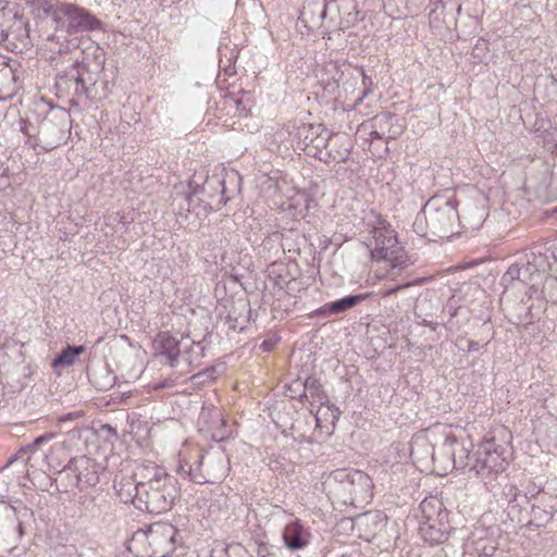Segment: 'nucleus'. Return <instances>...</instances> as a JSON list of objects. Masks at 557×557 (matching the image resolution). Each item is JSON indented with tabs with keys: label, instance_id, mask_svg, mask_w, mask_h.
Instances as JSON below:
<instances>
[{
	"label": "nucleus",
	"instance_id": "nucleus-25",
	"mask_svg": "<svg viewBox=\"0 0 557 557\" xmlns=\"http://www.w3.org/2000/svg\"><path fill=\"white\" fill-rule=\"evenodd\" d=\"M4 498L5 493L0 490V537L12 531L21 539L24 531L22 522L16 518V508L7 504Z\"/></svg>",
	"mask_w": 557,
	"mask_h": 557
},
{
	"label": "nucleus",
	"instance_id": "nucleus-35",
	"mask_svg": "<svg viewBox=\"0 0 557 557\" xmlns=\"http://www.w3.org/2000/svg\"><path fill=\"white\" fill-rule=\"evenodd\" d=\"M554 515L555 513L549 511L547 508L533 503L529 510L530 521L519 523L523 525H535L536 528H542L545 527L554 518Z\"/></svg>",
	"mask_w": 557,
	"mask_h": 557
},
{
	"label": "nucleus",
	"instance_id": "nucleus-8",
	"mask_svg": "<svg viewBox=\"0 0 557 557\" xmlns=\"http://www.w3.org/2000/svg\"><path fill=\"white\" fill-rule=\"evenodd\" d=\"M242 177L237 171L226 172L224 175L214 174L208 176L202 186H197L193 194L187 196L190 205L196 194H201V201L206 202L211 209L219 210L225 206L228 200L240 191Z\"/></svg>",
	"mask_w": 557,
	"mask_h": 557
},
{
	"label": "nucleus",
	"instance_id": "nucleus-9",
	"mask_svg": "<svg viewBox=\"0 0 557 557\" xmlns=\"http://www.w3.org/2000/svg\"><path fill=\"white\" fill-rule=\"evenodd\" d=\"M52 20L58 32L71 35L101 30L103 27V23L96 15L74 3H58L52 12Z\"/></svg>",
	"mask_w": 557,
	"mask_h": 557
},
{
	"label": "nucleus",
	"instance_id": "nucleus-23",
	"mask_svg": "<svg viewBox=\"0 0 557 557\" xmlns=\"http://www.w3.org/2000/svg\"><path fill=\"white\" fill-rule=\"evenodd\" d=\"M79 490L95 486L99 482V465L87 456L73 457Z\"/></svg>",
	"mask_w": 557,
	"mask_h": 557
},
{
	"label": "nucleus",
	"instance_id": "nucleus-42",
	"mask_svg": "<svg viewBox=\"0 0 557 557\" xmlns=\"http://www.w3.org/2000/svg\"><path fill=\"white\" fill-rule=\"evenodd\" d=\"M535 504L547 508L553 513L557 512V495H553L544 491L540 496H537Z\"/></svg>",
	"mask_w": 557,
	"mask_h": 557
},
{
	"label": "nucleus",
	"instance_id": "nucleus-1",
	"mask_svg": "<svg viewBox=\"0 0 557 557\" xmlns=\"http://www.w3.org/2000/svg\"><path fill=\"white\" fill-rule=\"evenodd\" d=\"M511 433L504 426L488 432L471 453L454 434L445 436L443 447L451 455L454 468L468 469L487 485L494 475L505 471L512 457Z\"/></svg>",
	"mask_w": 557,
	"mask_h": 557
},
{
	"label": "nucleus",
	"instance_id": "nucleus-37",
	"mask_svg": "<svg viewBox=\"0 0 557 557\" xmlns=\"http://www.w3.org/2000/svg\"><path fill=\"white\" fill-rule=\"evenodd\" d=\"M183 354L189 366L197 364L205 356V346L201 342H190L188 345L183 342Z\"/></svg>",
	"mask_w": 557,
	"mask_h": 557
},
{
	"label": "nucleus",
	"instance_id": "nucleus-40",
	"mask_svg": "<svg viewBox=\"0 0 557 557\" xmlns=\"http://www.w3.org/2000/svg\"><path fill=\"white\" fill-rule=\"evenodd\" d=\"M224 371L223 364L211 366L193 375L191 380L197 384H207L214 381Z\"/></svg>",
	"mask_w": 557,
	"mask_h": 557
},
{
	"label": "nucleus",
	"instance_id": "nucleus-14",
	"mask_svg": "<svg viewBox=\"0 0 557 557\" xmlns=\"http://www.w3.org/2000/svg\"><path fill=\"white\" fill-rule=\"evenodd\" d=\"M373 238L374 248L372 250V256L391 262L393 267L398 265L399 259L403 257V249L398 244V239L394 231L387 228H375Z\"/></svg>",
	"mask_w": 557,
	"mask_h": 557
},
{
	"label": "nucleus",
	"instance_id": "nucleus-18",
	"mask_svg": "<svg viewBox=\"0 0 557 557\" xmlns=\"http://www.w3.org/2000/svg\"><path fill=\"white\" fill-rule=\"evenodd\" d=\"M67 35L69 34L58 32L57 26L55 32L47 38V47L51 52L49 60L52 67L55 60L66 61L70 55L79 58V54H82V52L77 50L78 46L76 39H67Z\"/></svg>",
	"mask_w": 557,
	"mask_h": 557
},
{
	"label": "nucleus",
	"instance_id": "nucleus-16",
	"mask_svg": "<svg viewBox=\"0 0 557 557\" xmlns=\"http://www.w3.org/2000/svg\"><path fill=\"white\" fill-rule=\"evenodd\" d=\"M175 472L184 480L196 484H205L208 473H203V453L199 449L181 456Z\"/></svg>",
	"mask_w": 557,
	"mask_h": 557
},
{
	"label": "nucleus",
	"instance_id": "nucleus-49",
	"mask_svg": "<svg viewBox=\"0 0 557 557\" xmlns=\"http://www.w3.org/2000/svg\"><path fill=\"white\" fill-rule=\"evenodd\" d=\"M348 156H349V150L347 148H345L343 151H336L335 153L333 151L329 152V157L334 162H337V163L345 162L348 159Z\"/></svg>",
	"mask_w": 557,
	"mask_h": 557
},
{
	"label": "nucleus",
	"instance_id": "nucleus-54",
	"mask_svg": "<svg viewBox=\"0 0 557 557\" xmlns=\"http://www.w3.org/2000/svg\"><path fill=\"white\" fill-rule=\"evenodd\" d=\"M370 138L372 140L374 139H385L386 140V137H385V133H383L380 128L376 127V129L372 131L370 133Z\"/></svg>",
	"mask_w": 557,
	"mask_h": 557
},
{
	"label": "nucleus",
	"instance_id": "nucleus-52",
	"mask_svg": "<svg viewBox=\"0 0 557 557\" xmlns=\"http://www.w3.org/2000/svg\"><path fill=\"white\" fill-rule=\"evenodd\" d=\"M81 417V413L79 412H69L66 414H63V416H60L58 418V421L59 422H66V421H72L76 418Z\"/></svg>",
	"mask_w": 557,
	"mask_h": 557
},
{
	"label": "nucleus",
	"instance_id": "nucleus-61",
	"mask_svg": "<svg viewBox=\"0 0 557 557\" xmlns=\"http://www.w3.org/2000/svg\"><path fill=\"white\" fill-rule=\"evenodd\" d=\"M244 555L245 557H252L251 555H249L246 550L244 552Z\"/></svg>",
	"mask_w": 557,
	"mask_h": 557
},
{
	"label": "nucleus",
	"instance_id": "nucleus-21",
	"mask_svg": "<svg viewBox=\"0 0 557 557\" xmlns=\"http://www.w3.org/2000/svg\"><path fill=\"white\" fill-rule=\"evenodd\" d=\"M283 541L289 550H299L310 543L311 534L298 519L289 521L283 530Z\"/></svg>",
	"mask_w": 557,
	"mask_h": 557
},
{
	"label": "nucleus",
	"instance_id": "nucleus-53",
	"mask_svg": "<svg viewBox=\"0 0 557 557\" xmlns=\"http://www.w3.org/2000/svg\"><path fill=\"white\" fill-rule=\"evenodd\" d=\"M282 247L283 249H288L289 251L293 250V246L289 244V235L287 233H282Z\"/></svg>",
	"mask_w": 557,
	"mask_h": 557
},
{
	"label": "nucleus",
	"instance_id": "nucleus-38",
	"mask_svg": "<svg viewBox=\"0 0 557 557\" xmlns=\"http://www.w3.org/2000/svg\"><path fill=\"white\" fill-rule=\"evenodd\" d=\"M326 71L329 73H333L332 78L327 81L322 79L321 84L323 85L325 91L331 95H335L339 89V82L342 81L344 73L339 71L335 63H330L326 66Z\"/></svg>",
	"mask_w": 557,
	"mask_h": 557
},
{
	"label": "nucleus",
	"instance_id": "nucleus-11",
	"mask_svg": "<svg viewBox=\"0 0 557 557\" xmlns=\"http://www.w3.org/2000/svg\"><path fill=\"white\" fill-rule=\"evenodd\" d=\"M290 392L295 395L292 397L299 398L300 401H304V399H311L310 406L313 407L314 405L321 407L326 406L327 411L331 412V423L334 425L336 421L339 419L341 411L337 407L334 405L329 406V396L323 388V385L321 381L314 376H307L304 382L298 379L293 383V385L289 387Z\"/></svg>",
	"mask_w": 557,
	"mask_h": 557
},
{
	"label": "nucleus",
	"instance_id": "nucleus-12",
	"mask_svg": "<svg viewBox=\"0 0 557 557\" xmlns=\"http://www.w3.org/2000/svg\"><path fill=\"white\" fill-rule=\"evenodd\" d=\"M178 530L168 522H156L148 527L145 532L147 543L150 547V557H168L176 548V536Z\"/></svg>",
	"mask_w": 557,
	"mask_h": 557
},
{
	"label": "nucleus",
	"instance_id": "nucleus-3",
	"mask_svg": "<svg viewBox=\"0 0 557 557\" xmlns=\"http://www.w3.org/2000/svg\"><path fill=\"white\" fill-rule=\"evenodd\" d=\"M137 475L141 479L137 508L153 515L168 512L180 496L177 479L152 462L137 467Z\"/></svg>",
	"mask_w": 557,
	"mask_h": 557
},
{
	"label": "nucleus",
	"instance_id": "nucleus-15",
	"mask_svg": "<svg viewBox=\"0 0 557 557\" xmlns=\"http://www.w3.org/2000/svg\"><path fill=\"white\" fill-rule=\"evenodd\" d=\"M201 430L210 432L212 440L222 442L230 435L226 421L221 410L214 406H203L198 417Z\"/></svg>",
	"mask_w": 557,
	"mask_h": 557
},
{
	"label": "nucleus",
	"instance_id": "nucleus-39",
	"mask_svg": "<svg viewBox=\"0 0 557 557\" xmlns=\"http://www.w3.org/2000/svg\"><path fill=\"white\" fill-rule=\"evenodd\" d=\"M330 139L331 134L323 126V132H318V135H315L314 140L312 141L306 153L309 156L318 157L323 152V149L327 147Z\"/></svg>",
	"mask_w": 557,
	"mask_h": 557
},
{
	"label": "nucleus",
	"instance_id": "nucleus-62",
	"mask_svg": "<svg viewBox=\"0 0 557 557\" xmlns=\"http://www.w3.org/2000/svg\"><path fill=\"white\" fill-rule=\"evenodd\" d=\"M2 59H3V55H0V60H2Z\"/></svg>",
	"mask_w": 557,
	"mask_h": 557
},
{
	"label": "nucleus",
	"instance_id": "nucleus-6",
	"mask_svg": "<svg viewBox=\"0 0 557 557\" xmlns=\"http://www.w3.org/2000/svg\"><path fill=\"white\" fill-rule=\"evenodd\" d=\"M69 124L66 110L51 108L37 124L21 120L20 131L26 137L25 145L40 153L55 149L65 140Z\"/></svg>",
	"mask_w": 557,
	"mask_h": 557
},
{
	"label": "nucleus",
	"instance_id": "nucleus-41",
	"mask_svg": "<svg viewBox=\"0 0 557 557\" xmlns=\"http://www.w3.org/2000/svg\"><path fill=\"white\" fill-rule=\"evenodd\" d=\"M430 300H426V299H422L419 301V304L417 305L416 307V310H414V315L416 318L419 320L418 323L420 325H423V326H429L431 327L433 331L436 330L438 323L437 322H434L433 320H429L426 318V314L424 313L426 307H429L430 305Z\"/></svg>",
	"mask_w": 557,
	"mask_h": 557
},
{
	"label": "nucleus",
	"instance_id": "nucleus-26",
	"mask_svg": "<svg viewBox=\"0 0 557 557\" xmlns=\"http://www.w3.org/2000/svg\"><path fill=\"white\" fill-rule=\"evenodd\" d=\"M466 549L479 557H492L497 549V543L492 536H488L487 530L481 529L471 534L466 544Z\"/></svg>",
	"mask_w": 557,
	"mask_h": 557
},
{
	"label": "nucleus",
	"instance_id": "nucleus-30",
	"mask_svg": "<svg viewBox=\"0 0 557 557\" xmlns=\"http://www.w3.org/2000/svg\"><path fill=\"white\" fill-rule=\"evenodd\" d=\"M375 127L385 133L386 140H394L403 133V126L399 124L397 114L383 112L375 116Z\"/></svg>",
	"mask_w": 557,
	"mask_h": 557
},
{
	"label": "nucleus",
	"instance_id": "nucleus-7",
	"mask_svg": "<svg viewBox=\"0 0 557 557\" xmlns=\"http://www.w3.org/2000/svg\"><path fill=\"white\" fill-rule=\"evenodd\" d=\"M419 534L424 543L435 546L445 543L454 528L448 520V510L437 497L424 498L420 506Z\"/></svg>",
	"mask_w": 557,
	"mask_h": 557
},
{
	"label": "nucleus",
	"instance_id": "nucleus-43",
	"mask_svg": "<svg viewBox=\"0 0 557 557\" xmlns=\"http://www.w3.org/2000/svg\"><path fill=\"white\" fill-rule=\"evenodd\" d=\"M544 492V488L541 485H537L534 482H530L522 493V498L524 502V506L528 507L531 499H536L540 494Z\"/></svg>",
	"mask_w": 557,
	"mask_h": 557
},
{
	"label": "nucleus",
	"instance_id": "nucleus-34",
	"mask_svg": "<svg viewBox=\"0 0 557 557\" xmlns=\"http://www.w3.org/2000/svg\"><path fill=\"white\" fill-rule=\"evenodd\" d=\"M203 473L209 476L205 479V484H213L224 478L225 466L221 456L203 454Z\"/></svg>",
	"mask_w": 557,
	"mask_h": 557
},
{
	"label": "nucleus",
	"instance_id": "nucleus-57",
	"mask_svg": "<svg viewBox=\"0 0 557 557\" xmlns=\"http://www.w3.org/2000/svg\"><path fill=\"white\" fill-rule=\"evenodd\" d=\"M270 342L268 341H263V343L261 344V347L264 349V350H269L270 349Z\"/></svg>",
	"mask_w": 557,
	"mask_h": 557
},
{
	"label": "nucleus",
	"instance_id": "nucleus-36",
	"mask_svg": "<svg viewBox=\"0 0 557 557\" xmlns=\"http://www.w3.org/2000/svg\"><path fill=\"white\" fill-rule=\"evenodd\" d=\"M529 272L530 271V263L519 265V264H511L507 271L503 274L500 277V285L506 289H508L516 281L528 283L529 276H521V272Z\"/></svg>",
	"mask_w": 557,
	"mask_h": 557
},
{
	"label": "nucleus",
	"instance_id": "nucleus-17",
	"mask_svg": "<svg viewBox=\"0 0 557 557\" xmlns=\"http://www.w3.org/2000/svg\"><path fill=\"white\" fill-rule=\"evenodd\" d=\"M387 517L381 510H371L359 515L354 520V529L357 530L359 537L371 542L386 527Z\"/></svg>",
	"mask_w": 557,
	"mask_h": 557
},
{
	"label": "nucleus",
	"instance_id": "nucleus-46",
	"mask_svg": "<svg viewBox=\"0 0 557 557\" xmlns=\"http://www.w3.org/2000/svg\"><path fill=\"white\" fill-rule=\"evenodd\" d=\"M44 476H48L45 473H39L38 475L30 478V474H28L29 480L33 482L35 486L40 488L41 491L47 492H54V486H50L49 483L44 479Z\"/></svg>",
	"mask_w": 557,
	"mask_h": 557
},
{
	"label": "nucleus",
	"instance_id": "nucleus-27",
	"mask_svg": "<svg viewBox=\"0 0 557 557\" xmlns=\"http://www.w3.org/2000/svg\"><path fill=\"white\" fill-rule=\"evenodd\" d=\"M79 504L84 512L92 518L106 515L111 509V500L109 495L103 492L86 494L81 497Z\"/></svg>",
	"mask_w": 557,
	"mask_h": 557
},
{
	"label": "nucleus",
	"instance_id": "nucleus-28",
	"mask_svg": "<svg viewBox=\"0 0 557 557\" xmlns=\"http://www.w3.org/2000/svg\"><path fill=\"white\" fill-rule=\"evenodd\" d=\"M154 343L159 355L165 357L172 368L176 367L183 342H178L168 333H160Z\"/></svg>",
	"mask_w": 557,
	"mask_h": 557
},
{
	"label": "nucleus",
	"instance_id": "nucleus-33",
	"mask_svg": "<svg viewBox=\"0 0 557 557\" xmlns=\"http://www.w3.org/2000/svg\"><path fill=\"white\" fill-rule=\"evenodd\" d=\"M88 376L89 381L98 391H109L115 385L117 380L108 363H103L102 366L94 369Z\"/></svg>",
	"mask_w": 557,
	"mask_h": 557
},
{
	"label": "nucleus",
	"instance_id": "nucleus-60",
	"mask_svg": "<svg viewBox=\"0 0 557 557\" xmlns=\"http://www.w3.org/2000/svg\"><path fill=\"white\" fill-rule=\"evenodd\" d=\"M341 139L344 141L342 145H344L345 143L348 141V138H346V137H342Z\"/></svg>",
	"mask_w": 557,
	"mask_h": 557
},
{
	"label": "nucleus",
	"instance_id": "nucleus-48",
	"mask_svg": "<svg viewBox=\"0 0 557 557\" xmlns=\"http://www.w3.org/2000/svg\"><path fill=\"white\" fill-rule=\"evenodd\" d=\"M360 72L362 75V86H363L362 98H363V97H367L372 91L373 82H372L371 77L366 75V73L362 69L360 70Z\"/></svg>",
	"mask_w": 557,
	"mask_h": 557
},
{
	"label": "nucleus",
	"instance_id": "nucleus-22",
	"mask_svg": "<svg viewBox=\"0 0 557 557\" xmlns=\"http://www.w3.org/2000/svg\"><path fill=\"white\" fill-rule=\"evenodd\" d=\"M57 476H44L50 486H54V492L67 493L73 488H79V476H76V469L74 466V459L71 458L69 462L55 472Z\"/></svg>",
	"mask_w": 557,
	"mask_h": 557
},
{
	"label": "nucleus",
	"instance_id": "nucleus-32",
	"mask_svg": "<svg viewBox=\"0 0 557 557\" xmlns=\"http://www.w3.org/2000/svg\"><path fill=\"white\" fill-rule=\"evenodd\" d=\"M318 132H323L322 124H301L296 127L293 137L297 148L307 152Z\"/></svg>",
	"mask_w": 557,
	"mask_h": 557
},
{
	"label": "nucleus",
	"instance_id": "nucleus-44",
	"mask_svg": "<svg viewBox=\"0 0 557 557\" xmlns=\"http://www.w3.org/2000/svg\"><path fill=\"white\" fill-rule=\"evenodd\" d=\"M27 3L32 7L36 8L39 11H42L46 14H49L52 16V12L54 11L55 7L49 2L48 0H27Z\"/></svg>",
	"mask_w": 557,
	"mask_h": 557
},
{
	"label": "nucleus",
	"instance_id": "nucleus-5",
	"mask_svg": "<svg viewBox=\"0 0 557 557\" xmlns=\"http://www.w3.org/2000/svg\"><path fill=\"white\" fill-rule=\"evenodd\" d=\"M372 488L371 478L357 469H336L322 481V491L330 499L354 507L371 502Z\"/></svg>",
	"mask_w": 557,
	"mask_h": 557
},
{
	"label": "nucleus",
	"instance_id": "nucleus-24",
	"mask_svg": "<svg viewBox=\"0 0 557 557\" xmlns=\"http://www.w3.org/2000/svg\"><path fill=\"white\" fill-rule=\"evenodd\" d=\"M141 479L137 475V470L132 476H123L115 481L114 488L120 500L124 504L132 503L137 508L139 503Z\"/></svg>",
	"mask_w": 557,
	"mask_h": 557
},
{
	"label": "nucleus",
	"instance_id": "nucleus-47",
	"mask_svg": "<svg viewBox=\"0 0 557 557\" xmlns=\"http://www.w3.org/2000/svg\"><path fill=\"white\" fill-rule=\"evenodd\" d=\"M458 343H459L458 344L459 348L467 352H474V351L480 350V348H481L480 343L476 341L461 338L458 341Z\"/></svg>",
	"mask_w": 557,
	"mask_h": 557
},
{
	"label": "nucleus",
	"instance_id": "nucleus-55",
	"mask_svg": "<svg viewBox=\"0 0 557 557\" xmlns=\"http://www.w3.org/2000/svg\"><path fill=\"white\" fill-rule=\"evenodd\" d=\"M406 285H399L397 287H394V288H388V289H385L383 292V296H389L392 294H395L397 290L401 289V288H405Z\"/></svg>",
	"mask_w": 557,
	"mask_h": 557
},
{
	"label": "nucleus",
	"instance_id": "nucleus-50",
	"mask_svg": "<svg viewBox=\"0 0 557 557\" xmlns=\"http://www.w3.org/2000/svg\"><path fill=\"white\" fill-rule=\"evenodd\" d=\"M461 308L460 307H456L451 300H449V302L446 305V307L443 309L444 312H447L448 315H449V321L448 323H451V320L454 317L457 315L458 311L460 310Z\"/></svg>",
	"mask_w": 557,
	"mask_h": 557
},
{
	"label": "nucleus",
	"instance_id": "nucleus-58",
	"mask_svg": "<svg viewBox=\"0 0 557 557\" xmlns=\"http://www.w3.org/2000/svg\"><path fill=\"white\" fill-rule=\"evenodd\" d=\"M521 276H529V280L531 278V270L529 272H521Z\"/></svg>",
	"mask_w": 557,
	"mask_h": 557
},
{
	"label": "nucleus",
	"instance_id": "nucleus-31",
	"mask_svg": "<svg viewBox=\"0 0 557 557\" xmlns=\"http://www.w3.org/2000/svg\"><path fill=\"white\" fill-rule=\"evenodd\" d=\"M84 351L85 347L83 345H66L52 360V369L57 373H60V370L73 366L76 362L77 357Z\"/></svg>",
	"mask_w": 557,
	"mask_h": 557
},
{
	"label": "nucleus",
	"instance_id": "nucleus-56",
	"mask_svg": "<svg viewBox=\"0 0 557 557\" xmlns=\"http://www.w3.org/2000/svg\"><path fill=\"white\" fill-rule=\"evenodd\" d=\"M236 104H237V109L239 110V112H240L242 114H244V115H247V111H246V109H245L244 107H243V108H240V106H242V101H240V100H237V101H236Z\"/></svg>",
	"mask_w": 557,
	"mask_h": 557
},
{
	"label": "nucleus",
	"instance_id": "nucleus-2",
	"mask_svg": "<svg viewBox=\"0 0 557 557\" xmlns=\"http://www.w3.org/2000/svg\"><path fill=\"white\" fill-rule=\"evenodd\" d=\"M106 62L102 49H95V62L88 58L70 55L66 61L55 60L53 64L54 89L59 99L71 107L88 108L98 98L95 84L98 83Z\"/></svg>",
	"mask_w": 557,
	"mask_h": 557
},
{
	"label": "nucleus",
	"instance_id": "nucleus-10",
	"mask_svg": "<svg viewBox=\"0 0 557 557\" xmlns=\"http://www.w3.org/2000/svg\"><path fill=\"white\" fill-rule=\"evenodd\" d=\"M0 44L12 51H22L30 45L28 23L16 14L0 13Z\"/></svg>",
	"mask_w": 557,
	"mask_h": 557
},
{
	"label": "nucleus",
	"instance_id": "nucleus-19",
	"mask_svg": "<svg viewBox=\"0 0 557 557\" xmlns=\"http://www.w3.org/2000/svg\"><path fill=\"white\" fill-rule=\"evenodd\" d=\"M368 298V294L348 295L341 299L326 302L310 313V318L326 319L330 315L344 313Z\"/></svg>",
	"mask_w": 557,
	"mask_h": 557
},
{
	"label": "nucleus",
	"instance_id": "nucleus-51",
	"mask_svg": "<svg viewBox=\"0 0 557 557\" xmlns=\"http://www.w3.org/2000/svg\"><path fill=\"white\" fill-rule=\"evenodd\" d=\"M174 386V380L172 379H165V380H162L158 383H156V385L153 386V388L156 391H159V389H162V388H168V387H172Z\"/></svg>",
	"mask_w": 557,
	"mask_h": 557
},
{
	"label": "nucleus",
	"instance_id": "nucleus-4",
	"mask_svg": "<svg viewBox=\"0 0 557 557\" xmlns=\"http://www.w3.org/2000/svg\"><path fill=\"white\" fill-rule=\"evenodd\" d=\"M455 196L435 195L417 213L412 230L431 242L448 238L460 223Z\"/></svg>",
	"mask_w": 557,
	"mask_h": 557
},
{
	"label": "nucleus",
	"instance_id": "nucleus-20",
	"mask_svg": "<svg viewBox=\"0 0 557 557\" xmlns=\"http://www.w3.org/2000/svg\"><path fill=\"white\" fill-rule=\"evenodd\" d=\"M502 499L507 503L508 515L511 520L525 522L529 520V509L524 506L521 491L515 484L503 487Z\"/></svg>",
	"mask_w": 557,
	"mask_h": 557
},
{
	"label": "nucleus",
	"instance_id": "nucleus-59",
	"mask_svg": "<svg viewBox=\"0 0 557 557\" xmlns=\"http://www.w3.org/2000/svg\"><path fill=\"white\" fill-rule=\"evenodd\" d=\"M319 414H320V409H319V410H318V412H317V422H318V423L320 422V419H321Z\"/></svg>",
	"mask_w": 557,
	"mask_h": 557
},
{
	"label": "nucleus",
	"instance_id": "nucleus-45",
	"mask_svg": "<svg viewBox=\"0 0 557 557\" xmlns=\"http://www.w3.org/2000/svg\"><path fill=\"white\" fill-rule=\"evenodd\" d=\"M95 89L97 91L98 98L92 99V103L106 99L111 94V84L109 81L102 82L100 85L98 83L95 84Z\"/></svg>",
	"mask_w": 557,
	"mask_h": 557
},
{
	"label": "nucleus",
	"instance_id": "nucleus-29",
	"mask_svg": "<svg viewBox=\"0 0 557 557\" xmlns=\"http://www.w3.org/2000/svg\"><path fill=\"white\" fill-rule=\"evenodd\" d=\"M20 63L11 58L3 57L0 60V90L12 91L15 88L18 76Z\"/></svg>",
	"mask_w": 557,
	"mask_h": 557
},
{
	"label": "nucleus",
	"instance_id": "nucleus-13",
	"mask_svg": "<svg viewBox=\"0 0 557 557\" xmlns=\"http://www.w3.org/2000/svg\"><path fill=\"white\" fill-rule=\"evenodd\" d=\"M54 437L53 433H46L36 437L32 444L22 447L14 456H12L4 466L0 468V490L3 493L9 492L10 485L15 479L20 478V474L24 472L26 468V459L24 456L29 451L34 450L44 443H48Z\"/></svg>",
	"mask_w": 557,
	"mask_h": 557
}]
</instances>
